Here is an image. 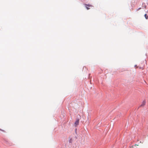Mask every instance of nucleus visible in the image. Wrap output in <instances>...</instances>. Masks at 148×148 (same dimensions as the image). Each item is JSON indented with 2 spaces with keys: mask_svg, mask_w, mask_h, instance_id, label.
Returning <instances> with one entry per match:
<instances>
[{
  "mask_svg": "<svg viewBox=\"0 0 148 148\" xmlns=\"http://www.w3.org/2000/svg\"><path fill=\"white\" fill-rule=\"evenodd\" d=\"M79 122V120L78 119L76 120L74 123V125L75 127H76L77 125H78Z\"/></svg>",
  "mask_w": 148,
  "mask_h": 148,
  "instance_id": "f03ea898",
  "label": "nucleus"
},
{
  "mask_svg": "<svg viewBox=\"0 0 148 148\" xmlns=\"http://www.w3.org/2000/svg\"><path fill=\"white\" fill-rule=\"evenodd\" d=\"M139 69L143 70V69L144 68H143V67H139Z\"/></svg>",
  "mask_w": 148,
  "mask_h": 148,
  "instance_id": "423d86ee",
  "label": "nucleus"
},
{
  "mask_svg": "<svg viewBox=\"0 0 148 148\" xmlns=\"http://www.w3.org/2000/svg\"><path fill=\"white\" fill-rule=\"evenodd\" d=\"M146 103V101H144L142 103V104L140 105L141 106H144L145 104Z\"/></svg>",
  "mask_w": 148,
  "mask_h": 148,
  "instance_id": "7ed1b4c3",
  "label": "nucleus"
},
{
  "mask_svg": "<svg viewBox=\"0 0 148 148\" xmlns=\"http://www.w3.org/2000/svg\"><path fill=\"white\" fill-rule=\"evenodd\" d=\"M145 16L146 19H147L148 18V16L146 14H145Z\"/></svg>",
  "mask_w": 148,
  "mask_h": 148,
  "instance_id": "20e7f679",
  "label": "nucleus"
},
{
  "mask_svg": "<svg viewBox=\"0 0 148 148\" xmlns=\"http://www.w3.org/2000/svg\"><path fill=\"white\" fill-rule=\"evenodd\" d=\"M84 5L85 6L86 8L87 9V10H89L90 8H88V7H93V6L90 4H84Z\"/></svg>",
  "mask_w": 148,
  "mask_h": 148,
  "instance_id": "f257e3e1",
  "label": "nucleus"
},
{
  "mask_svg": "<svg viewBox=\"0 0 148 148\" xmlns=\"http://www.w3.org/2000/svg\"><path fill=\"white\" fill-rule=\"evenodd\" d=\"M0 130L1 131H2V132H5V131L4 130H3L1 129H0Z\"/></svg>",
  "mask_w": 148,
  "mask_h": 148,
  "instance_id": "39448f33",
  "label": "nucleus"
}]
</instances>
